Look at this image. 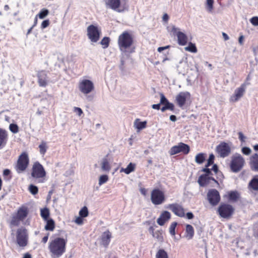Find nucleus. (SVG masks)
<instances>
[{"label": "nucleus", "mask_w": 258, "mask_h": 258, "mask_svg": "<svg viewBox=\"0 0 258 258\" xmlns=\"http://www.w3.org/2000/svg\"><path fill=\"white\" fill-rule=\"evenodd\" d=\"M67 241L63 238L57 237L49 242L48 249L52 258H59L65 252Z\"/></svg>", "instance_id": "obj_1"}, {"label": "nucleus", "mask_w": 258, "mask_h": 258, "mask_svg": "<svg viewBox=\"0 0 258 258\" xmlns=\"http://www.w3.org/2000/svg\"><path fill=\"white\" fill-rule=\"evenodd\" d=\"M133 43V38L132 36L127 32H123L120 34L118 39V45L120 51L123 53H125L128 52V50L130 49ZM134 51L133 49L130 51L129 52L131 53Z\"/></svg>", "instance_id": "obj_2"}, {"label": "nucleus", "mask_w": 258, "mask_h": 258, "mask_svg": "<svg viewBox=\"0 0 258 258\" xmlns=\"http://www.w3.org/2000/svg\"><path fill=\"white\" fill-rule=\"evenodd\" d=\"M29 210L27 207L22 206L19 207L17 212L12 215L10 222L11 225L18 226L21 222H23L27 217Z\"/></svg>", "instance_id": "obj_3"}, {"label": "nucleus", "mask_w": 258, "mask_h": 258, "mask_svg": "<svg viewBox=\"0 0 258 258\" xmlns=\"http://www.w3.org/2000/svg\"><path fill=\"white\" fill-rule=\"evenodd\" d=\"M45 175L46 172L43 166L38 162H35L32 167L31 176L36 182L43 183L45 181Z\"/></svg>", "instance_id": "obj_4"}, {"label": "nucleus", "mask_w": 258, "mask_h": 258, "mask_svg": "<svg viewBox=\"0 0 258 258\" xmlns=\"http://www.w3.org/2000/svg\"><path fill=\"white\" fill-rule=\"evenodd\" d=\"M245 161L242 156L238 153L233 155L230 164L231 170L234 173L240 171L244 166Z\"/></svg>", "instance_id": "obj_5"}, {"label": "nucleus", "mask_w": 258, "mask_h": 258, "mask_svg": "<svg viewBox=\"0 0 258 258\" xmlns=\"http://www.w3.org/2000/svg\"><path fill=\"white\" fill-rule=\"evenodd\" d=\"M16 242L20 247H25L27 245L28 232L25 227H21L17 230Z\"/></svg>", "instance_id": "obj_6"}, {"label": "nucleus", "mask_w": 258, "mask_h": 258, "mask_svg": "<svg viewBox=\"0 0 258 258\" xmlns=\"http://www.w3.org/2000/svg\"><path fill=\"white\" fill-rule=\"evenodd\" d=\"M168 31L172 33L173 36H176L177 38V41L179 45L183 46L186 44L187 42V37L186 35L181 32L179 28L176 27L174 25H172L168 28Z\"/></svg>", "instance_id": "obj_7"}, {"label": "nucleus", "mask_w": 258, "mask_h": 258, "mask_svg": "<svg viewBox=\"0 0 258 258\" xmlns=\"http://www.w3.org/2000/svg\"><path fill=\"white\" fill-rule=\"evenodd\" d=\"M165 196L163 192L159 189H154L152 191L151 200L154 205H161L165 201Z\"/></svg>", "instance_id": "obj_8"}, {"label": "nucleus", "mask_w": 258, "mask_h": 258, "mask_svg": "<svg viewBox=\"0 0 258 258\" xmlns=\"http://www.w3.org/2000/svg\"><path fill=\"white\" fill-rule=\"evenodd\" d=\"M190 150L189 146L183 143H179L177 145L174 146L170 149L169 153L170 155H174L179 153L187 154Z\"/></svg>", "instance_id": "obj_9"}, {"label": "nucleus", "mask_w": 258, "mask_h": 258, "mask_svg": "<svg viewBox=\"0 0 258 258\" xmlns=\"http://www.w3.org/2000/svg\"><path fill=\"white\" fill-rule=\"evenodd\" d=\"M29 158L26 153H23L19 157L16 166V170L20 173L24 171L28 166Z\"/></svg>", "instance_id": "obj_10"}, {"label": "nucleus", "mask_w": 258, "mask_h": 258, "mask_svg": "<svg viewBox=\"0 0 258 258\" xmlns=\"http://www.w3.org/2000/svg\"><path fill=\"white\" fill-rule=\"evenodd\" d=\"M79 88L82 93L88 94L94 90V84L89 80L84 79L79 83Z\"/></svg>", "instance_id": "obj_11"}, {"label": "nucleus", "mask_w": 258, "mask_h": 258, "mask_svg": "<svg viewBox=\"0 0 258 258\" xmlns=\"http://www.w3.org/2000/svg\"><path fill=\"white\" fill-rule=\"evenodd\" d=\"M100 32L97 27L91 25L87 28V35L88 38L93 42H97L100 38Z\"/></svg>", "instance_id": "obj_12"}, {"label": "nucleus", "mask_w": 258, "mask_h": 258, "mask_svg": "<svg viewBox=\"0 0 258 258\" xmlns=\"http://www.w3.org/2000/svg\"><path fill=\"white\" fill-rule=\"evenodd\" d=\"M234 212L233 207L229 204H222L218 208V212L220 216L224 218L230 217Z\"/></svg>", "instance_id": "obj_13"}, {"label": "nucleus", "mask_w": 258, "mask_h": 258, "mask_svg": "<svg viewBox=\"0 0 258 258\" xmlns=\"http://www.w3.org/2000/svg\"><path fill=\"white\" fill-rule=\"evenodd\" d=\"M207 198L210 204L212 206L217 205L220 200L218 191L215 189H210L207 194Z\"/></svg>", "instance_id": "obj_14"}, {"label": "nucleus", "mask_w": 258, "mask_h": 258, "mask_svg": "<svg viewBox=\"0 0 258 258\" xmlns=\"http://www.w3.org/2000/svg\"><path fill=\"white\" fill-rule=\"evenodd\" d=\"M246 84H242L240 87L235 90L234 94L230 97V101L236 102L238 101L244 95L245 92Z\"/></svg>", "instance_id": "obj_15"}, {"label": "nucleus", "mask_w": 258, "mask_h": 258, "mask_svg": "<svg viewBox=\"0 0 258 258\" xmlns=\"http://www.w3.org/2000/svg\"><path fill=\"white\" fill-rule=\"evenodd\" d=\"M216 151L221 157L225 158L231 153V149L228 144L222 143L216 147Z\"/></svg>", "instance_id": "obj_16"}, {"label": "nucleus", "mask_w": 258, "mask_h": 258, "mask_svg": "<svg viewBox=\"0 0 258 258\" xmlns=\"http://www.w3.org/2000/svg\"><path fill=\"white\" fill-rule=\"evenodd\" d=\"M167 208L169 209L175 215L179 217H184L185 216L184 208L180 204L177 203L169 204Z\"/></svg>", "instance_id": "obj_17"}, {"label": "nucleus", "mask_w": 258, "mask_h": 258, "mask_svg": "<svg viewBox=\"0 0 258 258\" xmlns=\"http://www.w3.org/2000/svg\"><path fill=\"white\" fill-rule=\"evenodd\" d=\"M190 97V94L188 92H181L176 96L175 101L180 107H182L188 98Z\"/></svg>", "instance_id": "obj_18"}, {"label": "nucleus", "mask_w": 258, "mask_h": 258, "mask_svg": "<svg viewBox=\"0 0 258 258\" xmlns=\"http://www.w3.org/2000/svg\"><path fill=\"white\" fill-rule=\"evenodd\" d=\"M105 3L107 8H109L117 12H121L122 10L119 9L120 0H105Z\"/></svg>", "instance_id": "obj_19"}, {"label": "nucleus", "mask_w": 258, "mask_h": 258, "mask_svg": "<svg viewBox=\"0 0 258 258\" xmlns=\"http://www.w3.org/2000/svg\"><path fill=\"white\" fill-rule=\"evenodd\" d=\"M38 82L40 86L45 87L48 83V77L45 71H40L37 73Z\"/></svg>", "instance_id": "obj_20"}, {"label": "nucleus", "mask_w": 258, "mask_h": 258, "mask_svg": "<svg viewBox=\"0 0 258 258\" xmlns=\"http://www.w3.org/2000/svg\"><path fill=\"white\" fill-rule=\"evenodd\" d=\"M210 180H213L217 184H218V181L214 177L207 176V174L201 175L199 177L198 182L201 186L204 187L210 183Z\"/></svg>", "instance_id": "obj_21"}, {"label": "nucleus", "mask_w": 258, "mask_h": 258, "mask_svg": "<svg viewBox=\"0 0 258 258\" xmlns=\"http://www.w3.org/2000/svg\"><path fill=\"white\" fill-rule=\"evenodd\" d=\"M111 233L109 230L104 232L101 235L100 243L104 247L107 248L110 243Z\"/></svg>", "instance_id": "obj_22"}, {"label": "nucleus", "mask_w": 258, "mask_h": 258, "mask_svg": "<svg viewBox=\"0 0 258 258\" xmlns=\"http://www.w3.org/2000/svg\"><path fill=\"white\" fill-rule=\"evenodd\" d=\"M249 164L252 171L258 172V154L257 153L250 156Z\"/></svg>", "instance_id": "obj_23"}, {"label": "nucleus", "mask_w": 258, "mask_h": 258, "mask_svg": "<svg viewBox=\"0 0 258 258\" xmlns=\"http://www.w3.org/2000/svg\"><path fill=\"white\" fill-rule=\"evenodd\" d=\"M170 218V213L168 211H165L161 213L160 217L157 219V222L159 225L163 226Z\"/></svg>", "instance_id": "obj_24"}, {"label": "nucleus", "mask_w": 258, "mask_h": 258, "mask_svg": "<svg viewBox=\"0 0 258 258\" xmlns=\"http://www.w3.org/2000/svg\"><path fill=\"white\" fill-rule=\"evenodd\" d=\"M8 140L7 132L0 128V149H3L7 144Z\"/></svg>", "instance_id": "obj_25"}, {"label": "nucleus", "mask_w": 258, "mask_h": 258, "mask_svg": "<svg viewBox=\"0 0 258 258\" xmlns=\"http://www.w3.org/2000/svg\"><path fill=\"white\" fill-rule=\"evenodd\" d=\"M194 229L193 227L189 224H187L186 225V237L188 239H191L192 238L194 235Z\"/></svg>", "instance_id": "obj_26"}, {"label": "nucleus", "mask_w": 258, "mask_h": 258, "mask_svg": "<svg viewBox=\"0 0 258 258\" xmlns=\"http://www.w3.org/2000/svg\"><path fill=\"white\" fill-rule=\"evenodd\" d=\"M149 231L150 233H152L153 236L157 239L159 241H162L163 237L162 236V232L160 231H157L155 232H154V228L152 227H150L149 228Z\"/></svg>", "instance_id": "obj_27"}, {"label": "nucleus", "mask_w": 258, "mask_h": 258, "mask_svg": "<svg viewBox=\"0 0 258 258\" xmlns=\"http://www.w3.org/2000/svg\"><path fill=\"white\" fill-rule=\"evenodd\" d=\"M248 187L253 190H258V178L253 177L249 182Z\"/></svg>", "instance_id": "obj_28"}, {"label": "nucleus", "mask_w": 258, "mask_h": 258, "mask_svg": "<svg viewBox=\"0 0 258 258\" xmlns=\"http://www.w3.org/2000/svg\"><path fill=\"white\" fill-rule=\"evenodd\" d=\"M146 124L147 122L146 121H140L139 119H136L134 122L135 127L139 131L145 128L146 126Z\"/></svg>", "instance_id": "obj_29"}, {"label": "nucleus", "mask_w": 258, "mask_h": 258, "mask_svg": "<svg viewBox=\"0 0 258 258\" xmlns=\"http://www.w3.org/2000/svg\"><path fill=\"white\" fill-rule=\"evenodd\" d=\"M135 164L133 163H130L125 168H121L120 169V172H123L126 174H129L132 172L134 171L135 168Z\"/></svg>", "instance_id": "obj_30"}, {"label": "nucleus", "mask_w": 258, "mask_h": 258, "mask_svg": "<svg viewBox=\"0 0 258 258\" xmlns=\"http://www.w3.org/2000/svg\"><path fill=\"white\" fill-rule=\"evenodd\" d=\"M44 221L46 222L45 229L46 230L53 231L55 227V223L53 220L52 219H48L47 220Z\"/></svg>", "instance_id": "obj_31"}, {"label": "nucleus", "mask_w": 258, "mask_h": 258, "mask_svg": "<svg viewBox=\"0 0 258 258\" xmlns=\"http://www.w3.org/2000/svg\"><path fill=\"white\" fill-rule=\"evenodd\" d=\"M40 215L44 220L49 219L50 212L49 209L45 207L40 210Z\"/></svg>", "instance_id": "obj_32"}, {"label": "nucleus", "mask_w": 258, "mask_h": 258, "mask_svg": "<svg viewBox=\"0 0 258 258\" xmlns=\"http://www.w3.org/2000/svg\"><path fill=\"white\" fill-rule=\"evenodd\" d=\"M156 258H169L167 252L163 249H159L156 252Z\"/></svg>", "instance_id": "obj_33"}, {"label": "nucleus", "mask_w": 258, "mask_h": 258, "mask_svg": "<svg viewBox=\"0 0 258 258\" xmlns=\"http://www.w3.org/2000/svg\"><path fill=\"white\" fill-rule=\"evenodd\" d=\"M206 159V155L203 153L198 154L195 158L196 162L199 164H202Z\"/></svg>", "instance_id": "obj_34"}, {"label": "nucleus", "mask_w": 258, "mask_h": 258, "mask_svg": "<svg viewBox=\"0 0 258 258\" xmlns=\"http://www.w3.org/2000/svg\"><path fill=\"white\" fill-rule=\"evenodd\" d=\"M101 169L105 171H109L110 169V166L107 158H104L103 159L101 164Z\"/></svg>", "instance_id": "obj_35"}, {"label": "nucleus", "mask_w": 258, "mask_h": 258, "mask_svg": "<svg viewBox=\"0 0 258 258\" xmlns=\"http://www.w3.org/2000/svg\"><path fill=\"white\" fill-rule=\"evenodd\" d=\"M239 198V194L236 191H231L229 193V199L230 201H236Z\"/></svg>", "instance_id": "obj_36"}, {"label": "nucleus", "mask_w": 258, "mask_h": 258, "mask_svg": "<svg viewBox=\"0 0 258 258\" xmlns=\"http://www.w3.org/2000/svg\"><path fill=\"white\" fill-rule=\"evenodd\" d=\"M49 14L48 10L46 9H42L39 14L37 15V17H39V19H43L45 18Z\"/></svg>", "instance_id": "obj_37"}, {"label": "nucleus", "mask_w": 258, "mask_h": 258, "mask_svg": "<svg viewBox=\"0 0 258 258\" xmlns=\"http://www.w3.org/2000/svg\"><path fill=\"white\" fill-rule=\"evenodd\" d=\"M214 0H206V6L208 12H212L213 10Z\"/></svg>", "instance_id": "obj_38"}, {"label": "nucleus", "mask_w": 258, "mask_h": 258, "mask_svg": "<svg viewBox=\"0 0 258 258\" xmlns=\"http://www.w3.org/2000/svg\"><path fill=\"white\" fill-rule=\"evenodd\" d=\"M110 41V38L108 37H104L100 41V44L102 47L105 49L108 47Z\"/></svg>", "instance_id": "obj_39"}, {"label": "nucleus", "mask_w": 258, "mask_h": 258, "mask_svg": "<svg viewBox=\"0 0 258 258\" xmlns=\"http://www.w3.org/2000/svg\"><path fill=\"white\" fill-rule=\"evenodd\" d=\"M39 148L40 154L41 155H44L47 148L46 142L42 141L41 144L39 145Z\"/></svg>", "instance_id": "obj_40"}, {"label": "nucleus", "mask_w": 258, "mask_h": 258, "mask_svg": "<svg viewBox=\"0 0 258 258\" xmlns=\"http://www.w3.org/2000/svg\"><path fill=\"white\" fill-rule=\"evenodd\" d=\"M185 49L191 52H196L197 51V47L195 44L189 42L188 46L185 48Z\"/></svg>", "instance_id": "obj_41"}, {"label": "nucleus", "mask_w": 258, "mask_h": 258, "mask_svg": "<svg viewBox=\"0 0 258 258\" xmlns=\"http://www.w3.org/2000/svg\"><path fill=\"white\" fill-rule=\"evenodd\" d=\"M11 171L8 169H6L3 171V176L4 177V180L6 181H10L12 176L10 175Z\"/></svg>", "instance_id": "obj_42"}, {"label": "nucleus", "mask_w": 258, "mask_h": 258, "mask_svg": "<svg viewBox=\"0 0 258 258\" xmlns=\"http://www.w3.org/2000/svg\"><path fill=\"white\" fill-rule=\"evenodd\" d=\"M88 215V210L87 207L84 206L79 211V216L81 217L85 218Z\"/></svg>", "instance_id": "obj_43"}, {"label": "nucleus", "mask_w": 258, "mask_h": 258, "mask_svg": "<svg viewBox=\"0 0 258 258\" xmlns=\"http://www.w3.org/2000/svg\"><path fill=\"white\" fill-rule=\"evenodd\" d=\"M177 222H174L172 223L170 226L169 233L172 236H174L175 234V229L177 226Z\"/></svg>", "instance_id": "obj_44"}, {"label": "nucleus", "mask_w": 258, "mask_h": 258, "mask_svg": "<svg viewBox=\"0 0 258 258\" xmlns=\"http://www.w3.org/2000/svg\"><path fill=\"white\" fill-rule=\"evenodd\" d=\"M29 190L32 195H35L38 193V188L36 186L31 184L29 186Z\"/></svg>", "instance_id": "obj_45"}, {"label": "nucleus", "mask_w": 258, "mask_h": 258, "mask_svg": "<svg viewBox=\"0 0 258 258\" xmlns=\"http://www.w3.org/2000/svg\"><path fill=\"white\" fill-rule=\"evenodd\" d=\"M9 129L14 134L17 133L19 132L18 126L16 124L11 123L9 125Z\"/></svg>", "instance_id": "obj_46"}, {"label": "nucleus", "mask_w": 258, "mask_h": 258, "mask_svg": "<svg viewBox=\"0 0 258 258\" xmlns=\"http://www.w3.org/2000/svg\"><path fill=\"white\" fill-rule=\"evenodd\" d=\"M108 180V177L107 175H101L99 179V184L100 185L106 183Z\"/></svg>", "instance_id": "obj_47"}, {"label": "nucleus", "mask_w": 258, "mask_h": 258, "mask_svg": "<svg viewBox=\"0 0 258 258\" xmlns=\"http://www.w3.org/2000/svg\"><path fill=\"white\" fill-rule=\"evenodd\" d=\"M182 67H184L187 68V67L186 62H182V61H180L179 62V64L178 66V67H177L178 70V71H179V72L180 73H184L186 72V71L187 70V69H184V70H182V69H181V68Z\"/></svg>", "instance_id": "obj_48"}, {"label": "nucleus", "mask_w": 258, "mask_h": 258, "mask_svg": "<svg viewBox=\"0 0 258 258\" xmlns=\"http://www.w3.org/2000/svg\"><path fill=\"white\" fill-rule=\"evenodd\" d=\"M215 156L213 154L210 155L209 159L208 160V162L205 166L207 167H209L210 165L213 164Z\"/></svg>", "instance_id": "obj_49"}, {"label": "nucleus", "mask_w": 258, "mask_h": 258, "mask_svg": "<svg viewBox=\"0 0 258 258\" xmlns=\"http://www.w3.org/2000/svg\"><path fill=\"white\" fill-rule=\"evenodd\" d=\"M169 101L167 100V99L165 97V96L164 95L163 93L160 94V104L164 105L167 102H168Z\"/></svg>", "instance_id": "obj_50"}, {"label": "nucleus", "mask_w": 258, "mask_h": 258, "mask_svg": "<svg viewBox=\"0 0 258 258\" xmlns=\"http://www.w3.org/2000/svg\"><path fill=\"white\" fill-rule=\"evenodd\" d=\"M242 153L246 155H248L250 154L251 150L249 147H244L241 149Z\"/></svg>", "instance_id": "obj_51"}, {"label": "nucleus", "mask_w": 258, "mask_h": 258, "mask_svg": "<svg viewBox=\"0 0 258 258\" xmlns=\"http://www.w3.org/2000/svg\"><path fill=\"white\" fill-rule=\"evenodd\" d=\"M164 106L167 110L173 111L174 109V105L173 103L169 102V101L164 104Z\"/></svg>", "instance_id": "obj_52"}, {"label": "nucleus", "mask_w": 258, "mask_h": 258, "mask_svg": "<svg viewBox=\"0 0 258 258\" xmlns=\"http://www.w3.org/2000/svg\"><path fill=\"white\" fill-rule=\"evenodd\" d=\"M250 23L255 26H258V17H253L250 19Z\"/></svg>", "instance_id": "obj_53"}, {"label": "nucleus", "mask_w": 258, "mask_h": 258, "mask_svg": "<svg viewBox=\"0 0 258 258\" xmlns=\"http://www.w3.org/2000/svg\"><path fill=\"white\" fill-rule=\"evenodd\" d=\"M49 24L50 22L49 20H44L41 23V28L43 29L47 28L49 26Z\"/></svg>", "instance_id": "obj_54"}, {"label": "nucleus", "mask_w": 258, "mask_h": 258, "mask_svg": "<svg viewBox=\"0 0 258 258\" xmlns=\"http://www.w3.org/2000/svg\"><path fill=\"white\" fill-rule=\"evenodd\" d=\"M202 171L205 172V173L204 174H207V176H210L211 175H212L211 169H209L208 167H207L206 166H205V168H203Z\"/></svg>", "instance_id": "obj_55"}, {"label": "nucleus", "mask_w": 258, "mask_h": 258, "mask_svg": "<svg viewBox=\"0 0 258 258\" xmlns=\"http://www.w3.org/2000/svg\"><path fill=\"white\" fill-rule=\"evenodd\" d=\"M74 111L76 112L79 116L83 114V111L80 107H75L74 108Z\"/></svg>", "instance_id": "obj_56"}, {"label": "nucleus", "mask_w": 258, "mask_h": 258, "mask_svg": "<svg viewBox=\"0 0 258 258\" xmlns=\"http://www.w3.org/2000/svg\"><path fill=\"white\" fill-rule=\"evenodd\" d=\"M238 138L240 140V141L241 142H244L246 137L244 136L243 133L242 132H239L238 133Z\"/></svg>", "instance_id": "obj_57"}, {"label": "nucleus", "mask_w": 258, "mask_h": 258, "mask_svg": "<svg viewBox=\"0 0 258 258\" xmlns=\"http://www.w3.org/2000/svg\"><path fill=\"white\" fill-rule=\"evenodd\" d=\"M75 222L78 225H82L83 223V217H81L80 216H79V217H78L76 219Z\"/></svg>", "instance_id": "obj_58"}, {"label": "nucleus", "mask_w": 258, "mask_h": 258, "mask_svg": "<svg viewBox=\"0 0 258 258\" xmlns=\"http://www.w3.org/2000/svg\"><path fill=\"white\" fill-rule=\"evenodd\" d=\"M186 218L189 220L192 219L194 217V215L193 213L190 212H187L186 214Z\"/></svg>", "instance_id": "obj_59"}, {"label": "nucleus", "mask_w": 258, "mask_h": 258, "mask_svg": "<svg viewBox=\"0 0 258 258\" xmlns=\"http://www.w3.org/2000/svg\"><path fill=\"white\" fill-rule=\"evenodd\" d=\"M169 47H170L169 45H167V46H164V47H159L158 48V51L159 52H161L163 50H165Z\"/></svg>", "instance_id": "obj_60"}, {"label": "nucleus", "mask_w": 258, "mask_h": 258, "mask_svg": "<svg viewBox=\"0 0 258 258\" xmlns=\"http://www.w3.org/2000/svg\"><path fill=\"white\" fill-rule=\"evenodd\" d=\"M160 103L158 104H153L152 105V107L154 109L159 110L160 109Z\"/></svg>", "instance_id": "obj_61"}, {"label": "nucleus", "mask_w": 258, "mask_h": 258, "mask_svg": "<svg viewBox=\"0 0 258 258\" xmlns=\"http://www.w3.org/2000/svg\"><path fill=\"white\" fill-rule=\"evenodd\" d=\"M212 170L215 173H217L218 171V167L216 164H214L212 168Z\"/></svg>", "instance_id": "obj_62"}, {"label": "nucleus", "mask_w": 258, "mask_h": 258, "mask_svg": "<svg viewBox=\"0 0 258 258\" xmlns=\"http://www.w3.org/2000/svg\"><path fill=\"white\" fill-rule=\"evenodd\" d=\"M222 36L224 40L225 41L228 40L229 39L228 35L224 32L222 33Z\"/></svg>", "instance_id": "obj_63"}, {"label": "nucleus", "mask_w": 258, "mask_h": 258, "mask_svg": "<svg viewBox=\"0 0 258 258\" xmlns=\"http://www.w3.org/2000/svg\"><path fill=\"white\" fill-rule=\"evenodd\" d=\"M48 236H49V234H47V235L46 236H45L44 237H43V238L42 239V242H43L44 243H45L48 240Z\"/></svg>", "instance_id": "obj_64"}]
</instances>
